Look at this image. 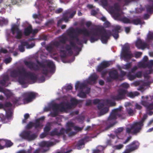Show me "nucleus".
<instances>
[{"label": "nucleus", "instance_id": "de8ad7c7", "mask_svg": "<svg viewBox=\"0 0 153 153\" xmlns=\"http://www.w3.org/2000/svg\"><path fill=\"white\" fill-rule=\"evenodd\" d=\"M131 62L127 63L123 66V68L125 69H128L131 68Z\"/></svg>", "mask_w": 153, "mask_h": 153}, {"label": "nucleus", "instance_id": "49530a36", "mask_svg": "<svg viewBox=\"0 0 153 153\" xmlns=\"http://www.w3.org/2000/svg\"><path fill=\"white\" fill-rule=\"evenodd\" d=\"M78 96L81 98H85L86 97V94L83 91H81L78 94Z\"/></svg>", "mask_w": 153, "mask_h": 153}, {"label": "nucleus", "instance_id": "a18cd8bd", "mask_svg": "<svg viewBox=\"0 0 153 153\" xmlns=\"http://www.w3.org/2000/svg\"><path fill=\"white\" fill-rule=\"evenodd\" d=\"M32 148L28 149L27 151L24 149L21 150L16 153H31Z\"/></svg>", "mask_w": 153, "mask_h": 153}, {"label": "nucleus", "instance_id": "864d4df0", "mask_svg": "<svg viewBox=\"0 0 153 153\" xmlns=\"http://www.w3.org/2000/svg\"><path fill=\"white\" fill-rule=\"evenodd\" d=\"M104 106V103L100 102L97 106V108L99 110H101L102 109Z\"/></svg>", "mask_w": 153, "mask_h": 153}, {"label": "nucleus", "instance_id": "5701e85b", "mask_svg": "<svg viewBox=\"0 0 153 153\" xmlns=\"http://www.w3.org/2000/svg\"><path fill=\"white\" fill-rule=\"evenodd\" d=\"M9 78L7 75H4L2 79L0 80V84L3 86H7L8 85L6 83L9 81Z\"/></svg>", "mask_w": 153, "mask_h": 153}, {"label": "nucleus", "instance_id": "9d476101", "mask_svg": "<svg viewBox=\"0 0 153 153\" xmlns=\"http://www.w3.org/2000/svg\"><path fill=\"white\" fill-rule=\"evenodd\" d=\"M10 30L12 34L14 35L15 38L18 39H20L22 38L23 33L18 25L15 24L12 25Z\"/></svg>", "mask_w": 153, "mask_h": 153}, {"label": "nucleus", "instance_id": "a878e982", "mask_svg": "<svg viewBox=\"0 0 153 153\" xmlns=\"http://www.w3.org/2000/svg\"><path fill=\"white\" fill-rule=\"evenodd\" d=\"M147 117L148 116L147 114H144L143 116V118L140 121L136 122L139 127L141 128V129L142 128V126L143 125V123L145 121L146 119H147Z\"/></svg>", "mask_w": 153, "mask_h": 153}, {"label": "nucleus", "instance_id": "20e7f679", "mask_svg": "<svg viewBox=\"0 0 153 153\" xmlns=\"http://www.w3.org/2000/svg\"><path fill=\"white\" fill-rule=\"evenodd\" d=\"M68 40L67 36H59L58 41L53 42V45L56 48L59 49L61 53L60 57L62 58H65L66 57V52L63 49L65 48V44Z\"/></svg>", "mask_w": 153, "mask_h": 153}, {"label": "nucleus", "instance_id": "4468645a", "mask_svg": "<svg viewBox=\"0 0 153 153\" xmlns=\"http://www.w3.org/2000/svg\"><path fill=\"white\" fill-rule=\"evenodd\" d=\"M127 90L123 89H119L117 91L118 94L113 97V99L119 100L125 99L126 94Z\"/></svg>", "mask_w": 153, "mask_h": 153}, {"label": "nucleus", "instance_id": "4c0bfd02", "mask_svg": "<svg viewBox=\"0 0 153 153\" xmlns=\"http://www.w3.org/2000/svg\"><path fill=\"white\" fill-rule=\"evenodd\" d=\"M113 8H114L117 11L119 12L120 10L119 4L118 3H115L114 4V6L111 7V9H112Z\"/></svg>", "mask_w": 153, "mask_h": 153}, {"label": "nucleus", "instance_id": "f257e3e1", "mask_svg": "<svg viewBox=\"0 0 153 153\" xmlns=\"http://www.w3.org/2000/svg\"><path fill=\"white\" fill-rule=\"evenodd\" d=\"M121 27L116 26L112 30H107L103 27L97 28L91 33L85 28L82 29L76 28L74 29L73 27H70L67 30L68 34L71 38L69 43L71 46L74 49L80 51L81 49L76 45V43L72 41L75 40L76 43L81 45L83 43L87 44L88 39L86 37H89V40L91 43H94L100 39L102 43L106 44L111 36H112L115 39L119 37V30Z\"/></svg>", "mask_w": 153, "mask_h": 153}, {"label": "nucleus", "instance_id": "680f3d73", "mask_svg": "<svg viewBox=\"0 0 153 153\" xmlns=\"http://www.w3.org/2000/svg\"><path fill=\"white\" fill-rule=\"evenodd\" d=\"M3 93L7 98L10 97L11 96V94L10 92H7L5 90Z\"/></svg>", "mask_w": 153, "mask_h": 153}, {"label": "nucleus", "instance_id": "423d86ee", "mask_svg": "<svg viewBox=\"0 0 153 153\" xmlns=\"http://www.w3.org/2000/svg\"><path fill=\"white\" fill-rule=\"evenodd\" d=\"M36 62L39 66L42 68V74L47 75L49 72L48 68H50V72H52L54 70L55 66L53 61H46L45 62L46 65L44 64V62H41L38 60H36Z\"/></svg>", "mask_w": 153, "mask_h": 153}, {"label": "nucleus", "instance_id": "7c9ffc66", "mask_svg": "<svg viewBox=\"0 0 153 153\" xmlns=\"http://www.w3.org/2000/svg\"><path fill=\"white\" fill-rule=\"evenodd\" d=\"M25 46H26L25 42H21L20 45L18 46V48L19 51L22 52L25 51Z\"/></svg>", "mask_w": 153, "mask_h": 153}, {"label": "nucleus", "instance_id": "338daca9", "mask_svg": "<svg viewBox=\"0 0 153 153\" xmlns=\"http://www.w3.org/2000/svg\"><path fill=\"white\" fill-rule=\"evenodd\" d=\"M126 74V72L123 71H120V75H119V77H123Z\"/></svg>", "mask_w": 153, "mask_h": 153}, {"label": "nucleus", "instance_id": "79ce46f5", "mask_svg": "<svg viewBox=\"0 0 153 153\" xmlns=\"http://www.w3.org/2000/svg\"><path fill=\"white\" fill-rule=\"evenodd\" d=\"M138 66L140 68H146L148 67L147 63H145L144 62H141L139 63Z\"/></svg>", "mask_w": 153, "mask_h": 153}, {"label": "nucleus", "instance_id": "dca6fc26", "mask_svg": "<svg viewBox=\"0 0 153 153\" xmlns=\"http://www.w3.org/2000/svg\"><path fill=\"white\" fill-rule=\"evenodd\" d=\"M148 98L149 97L146 96L145 97L146 100H142L141 102V104L146 108L147 111L153 110V103H149L148 102Z\"/></svg>", "mask_w": 153, "mask_h": 153}, {"label": "nucleus", "instance_id": "37998d69", "mask_svg": "<svg viewBox=\"0 0 153 153\" xmlns=\"http://www.w3.org/2000/svg\"><path fill=\"white\" fill-rule=\"evenodd\" d=\"M101 4L103 7H107L108 6V2L107 0H101Z\"/></svg>", "mask_w": 153, "mask_h": 153}, {"label": "nucleus", "instance_id": "c03bdc74", "mask_svg": "<svg viewBox=\"0 0 153 153\" xmlns=\"http://www.w3.org/2000/svg\"><path fill=\"white\" fill-rule=\"evenodd\" d=\"M26 47L27 48L30 49L33 48L35 46V44L34 43H31L30 44H29L27 42H25Z\"/></svg>", "mask_w": 153, "mask_h": 153}, {"label": "nucleus", "instance_id": "9b49d317", "mask_svg": "<svg viewBox=\"0 0 153 153\" xmlns=\"http://www.w3.org/2000/svg\"><path fill=\"white\" fill-rule=\"evenodd\" d=\"M22 138L28 141H30L34 140L37 137V134L36 133H32L30 130L24 131L21 134Z\"/></svg>", "mask_w": 153, "mask_h": 153}, {"label": "nucleus", "instance_id": "f3484780", "mask_svg": "<svg viewBox=\"0 0 153 153\" xmlns=\"http://www.w3.org/2000/svg\"><path fill=\"white\" fill-rule=\"evenodd\" d=\"M65 130L64 128H61L60 131L59 128H54L50 133V135L51 136H59L64 134Z\"/></svg>", "mask_w": 153, "mask_h": 153}, {"label": "nucleus", "instance_id": "bb28decb", "mask_svg": "<svg viewBox=\"0 0 153 153\" xmlns=\"http://www.w3.org/2000/svg\"><path fill=\"white\" fill-rule=\"evenodd\" d=\"M35 129L40 128L42 126V122L39 121V119H36L35 123H33Z\"/></svg>", "mask_w": 153, "mask_h": 153}, {"label": "nucleus", "instance_id": "ddd939ff", "mask_svg": "<svg viewBox=\"0 0 153 153\" xmlns=\"http://www.w3.org/2000/svg\"><path fill=\"white\" fill-rule=\"evenodd\" d=\"M141 129V128L136 123H135L131 126L130 128H126V132L128 134L131 133L134 134H136L140 132Z\"/></svg>", "mask_w": 153, "mask_h": 153}, {"label": "nucleus", "instance_id": "774afa93", "mask_svg": "<svg viewBox=\"0 0 153 153\" xmlns=\"http://www.w3.org/2000/svg\"><path fill=\"white\" fill-rule=\"evenodd\" d=\"M121 86L123 88H128L129 86V85L126 83H123Z\"/></svg>", "mask_w": 153, "mask_h": 153}, {"label": "nucleus", "instance_id": "a211bd4d", "mask_svg": "<svg viewBox=\"0 0 153 153\" xmlns=\"http://www.w3.org/2000/svg\"><path fill=\"white\" fill-rule=\"evenodd\" d=\"M24 63L28 68L30 70H33L34 71H38L39 69V67L37 65H36L33 62L25 61Z\"/></svg>", "mask_w": 153, "mask_h": 153}, {"label": "nucleus", "instance_id": "2f4dec72", "mask_svg": "<svg viewBox=\"0 0 153 153\" xmlns=\"http://www.w3.org/2000/svg\"><path fill=\"white\" fill-rule=\"evenodd\" d=\"M5 143V144L4 145L5 148H9L12 146L13 144L10 140H4Z\"/></svg>", "mask_w": 153, "mask_h": 153}, {"label": "nucleus", "instance_id": "e2e57ef3", "mask_svg": "<svg viewBox=\"0 0 153 153\" xmlns=\"http://www.w3.org/2000/svg\"><path fill=\"white\" fill-rule=\"evenodd\" d=\"M123 147V145L122 144H120L115 146V148L116 149H120Z\"/></svg>", "mask_w": 153, "mask_h": 153}, {"label": "nucleus", "instance_id": "c9c22d12", "mask_svg": "<svg viewBox=\"0 0 153 153\" xmlns=\"http://www.w3.org/2000/svg\"><path fill=\"white\" fill-rule=\"evenodd\" d=\"M126 112L129 116H132L134 114L133 110L130 107H127L126 108Z\"/></svg>", "mask_w": 153, "mask_h": 153}, {"label": "nucleus", "instance_id": "13d9d810", "mask_svg": "<svg viewBox=\"0 0 153 153\" xmlns=\"http://www.w3.org/2000/svg\"><path fill=\"white\" fill-rule=\"evenodd\" d=\"M38 32V30L37 29H35L33 30L32 29V31L31 33L33 35V36H34V35L36 34Z\"/></svg>", "mask_w": 153, "mask_h": 153}, {"label": "nucleus", "instance_id": "bf43d9fd", "mask_svg": "<svg viewBox=\"0 0 153 153\" xmlns=\"http://www.w3.org/2000/svg\"><path fill=\"white\" fill-rule=\"evenodd\" d=\"M12 60V58L10 57H9L7 58H6L4 60V62L6 64H7L8 63H10Z\"/></svg>", "mask_w": 153, "mask_h": 153}, {"label": "nucleus", "instance_id": "e433bc0d", "mask_svg": "<svg viewBox=\"0 0 153 153\" xmlns=\"http://www.w3.org/2000/svg\"><path fill=\"white\" fill-rule=\"evenodd\" d=\"M109 110V108L108 107L103 108L100 111V114L101 115H103L107 113Z\"/></svg>", "mask_w": 153, "mask_h": 153}, {"label": "nucleus", "instance_id": "412c9836", "mask_svg": "<svg viewBox=\"0 0 153 153\" xmlns=\"http://www.w3.org/2000/svg\"><path fill=\"white\" fill-rule=\"evenodd\" d=\"M109 76L114 79H118L119 77L117 71L116 70H113L110 71L109 73Z\"/></svg>", "mask_w": 153, "mask_h": 153}, {"label": "nucleus", "instance_id": "8fccbe9b", "mask_svg": "<svg viewBox=\"0 0 153 153\" xmlns=\"http://www.w3.org/2000/svg\"><path fill=\"white\" fill-rule=\"evenodd\" d=\"M147 11L151 13L153 12V7L151 5H148L146 7Z\"/></svg>", "mask_w": 153, "mask_h": 153}, {"label": "nucleus", "instance_id": "6ab92c4d", "mask_svg": "<svg viewBox=\"0 0 153 153\" xmlns=\"http://www.w3.org/2000/svg\"><path fill=\"white\" fill-rule=\"evenodd\" d=\"M110 65V62L106 61H103L98 66L97 71L101 72L104 69L108 67Z\"/></svg>", "mask_w": 153, "mask_h": 153}, {"label": "nucleus", "instance_id": "58836bf2", "mask_svg": "<svg viewBox=\"0 0 153 153\" xmlns=\"http://www.w3.org/2000/svg\"><path fill=\"white\" fill-rule=\"evenodd\" d=\"M147 40L148 41L153 40V32H149L147 35Z\"/></svg>", "mask_w": 153, "mask_h": 153}, {"label": "nucleus", "instance_id": "6e6d98bb", "mask_svg": "<svg viewBox=\"0 0 153 153\" xmlns=\"http://www.w3.org/2000/svg\"><path fill=\"white\" fill-rule=\"evenodd\" d=\"M46 50L49 52H51L53 49V47L51 46H47L46 48Z\"/></svg>", "mask_w": 153, "mask_h": 153}, {"label": "nucleus", "instance_id": "603ef678", "mask_svg": "<svg viewBox=\"0 0 153 153\" xmlns=\"http://www.w3.org/2000/svg\"><path fill=\"white\" fill-rule=\"evenodd\" d=\"M33 123L31 122H30L27 125L26 128L27 129H30L33 127L34 126Z\"/></svg>", "mask_w": 153, "mask_h": 153}, {"label": "nucleus", "instance_id": "c85d7f7f", "mask_svg": "<svg viewBox=\"0 0 153 153\" xmlns=\"http://www.w3.org/2000/svg\"><path fill=\"white\" fill-rule=\"evenodd\" d=\"M130 24H132L136 25H137L139 24L141 25L142 24V22L140 19L139 18H137L131 20Z\"/></svg>", "mask_w": 153, "mask_h": 153}, {"label": "nucleus", "instance_id": "7ed1b4c3", "mask_svg": "<svg viewBox=\"0 0 153 153\" xmlns=\"http://www.w3.org/2000/svg\"><path fill=\"white\" fill-rule=\"evenodd\" d=\"M122 107L120 106L119 108L113 110L108 117L107 123H110V124L105 127V130L106 131L110 128L113 126L116 123V122H112L117 119V117L120 119H124L126 118V113L122 112Z\"/></svg>", "mask_w": 153, "mask_h": 153}, {"label": "nucleus", "instance_id": "0e129e2a", "mask_svg": "<svg viewBox=\"0 0 153 153\" xmlns=\"http://www.w3.org/2000/svg\"><path fill=\"white\" fill-rule=\"evenodd\" d=\"M131 136H129L127 137V139L126 140L123 142V143L124 144H126L127 143H128L131 139Z\"/></svg>", "mask_w": 153, "mask_h": 153}, {"label": "nucleus", "instance_id": "c756f323", "mask_svg": "<svg viewBox=\"0 0 153 153\" xmlns=\"http://www.w3.org/2000/svg\"><path fill=\"white\" fill-rule=\"evenodd\" d=\"M84 142V139H82L78 141L76 145L78 149H80L82 148V146L85 144Z\"/></svg>", "mask_w": 153, "mask_h": 153}, {"label": "nucleus", "instance_id": "72a5a7b5", "mask_svg": "<svg viewBox=\"0 0 153 153\" xmlns=\"http://www.w3.org/2000/svg\"><path fill=\"white\" fill-rule=\"evenodd\" d=\"M138 92H135L133 93L132 92H128L127 90L126 96L131 98H134L135 96L137 95V94H138Z\"/></svg>", "mask_w": 153, "mask_h": 153}, {"label": "nucleus", "instance_id": "4be33fe9", "mask_svg": "<svg viewBox=\"0 0 153 153\" xmlns=\"http://www.w3.org/2000/svg\"><path fill=\"white\" fill-rule=\"evenodd\" d=\"M55 145L54 143L52 142L43 141L41 142L39 144V146L41 147H49Z\"/></svg>", "mask_w": 153, "mask_h": 153}, {"label": "nucleus", "instance_id": "aec40b11", "mask_svg": "<svg viewBox=\"0 0 153 153\" xmlns=\"http://www.w3.org/2000/svg\"><path fill=\"white\" fill-rule=\"evenodd\" d=\"M98 78V76L96 74H93L89 77L88 79L87 80L86 82L88 84L91 85L94 84Z\"/></svg>", "mask_w": 153, "mask_h": 153}, {"label": "nucleus", "instance_id": "f8f14e48", "mask_svg": "<svg viewBox=\"0 0 153 153\" xmlns=\"http://www.w3.org/2000/svg\"><path fill=\"white\" fill-rule=\"evenodd\" d=\"M139 146V143L137 141L135 140L133 141L130 144L126 146L125 150L128 153H130L137 149Z\"/></svg>", "mask_w": 153, "mask_h": 153}, {"label": "nucleus", "instance_id": "3c124183", "mask_svg": "<svg viewBox=\"0 0 153 153\" xmlns=\"http://www.w3.org/2000/svg\"><path fill=\"white\" fill-rule=\"evenodd\" d=\"M123 127H120L115 130V132L116 134H118L122 132L123 131Z\"/></svg>", "mask_w": 153, "mask_h": 153}, {"label": "nucleus", "instance_id": "ea45409f", "mask_svg": "<svg viewBox=\"0 0 153 153\" xmlns=\"http://www.w3.org/2000/svg\"><path fill=\"white\" fill-rule=\"evenodd\" d=\"M105 103L107 104H109L111 106H115L116 105V103L115 102H112L109 99H107L106 100Z\"/></svg>", "mask_w": 153, "mask_h": 153}, {"label": "nucleus", "instance_id": "1a4fd4ad", "mask_svg": "<svg viewBox=\"0 0 153 153\" xmlns=\"http://www.w3.org/2000/svg\"><path fill=\"white\" fill-rule=\"evenodd\" d=\"M124 60L128 62L133 56L132 53L130 51V47L128 45H126L123 48L122 53Z\"/></svg>", "mask_w": 153, "mask_h": 153}, {"label": "nucleus", "instance_id": "473e14b6", "mask_svg": "<svg viewBox=\"0 0 153 153\" xmlns=\"http://www.w3.org/2000/svg\"><path fill=\"white\" fill-rule=\"evenodd\" d=\"M8 22V20L4 18L0 17V26H3L4 25H6Z\"/></svg>", "mask_w": 153, "mask_h": 153}, {"label": "nucleus", "instance_id": "f704fd0d", "mask_svg": "<svg viewBox=\"0 0 153 153\" xmlns=\"http://www.w3.org/2000/svg\"><path fill=\"white\" fill-rule=\"evenodd\" d=\"M51 123H48L47 124V125L45 126L44 129V132L48 134V132L51 130Z\"/></svg>", "mask_w": 153, "mask_h": 153}, {"label": "nucleus", "instance_id": "052dcab7", "mask_svg": "<svg viewBox=\"0 0 153 153\" xmlns=\"http://www.w3.org/2000/svg\"><path fill=\"white\" fill-rule=\"evenodd\" d=\"M147 63L148 67H151L153 66V60H151Z\"/></svg>", "mask_w": 153, "mask_h": 153}, {"label": "nucleus", "instance_id": "0eeeda50", "mask_svg": "<svg viewBox=\"0 0 153 153\" xmlns=\"http://www.w3.org/2000/svg\"><path fill=\"white\" fill-rule=\"evenodd\" d=\"M76 13V11H72L71 9L66 11L63 13L62 18L58 21L57 26L59 27L63 21H64L65 22H68L69 21V19L72 18Z\"/></svg>", "mask_w": 153, "mask_h": 153}, {"label": "nucleus", "instance_id": "39448f33", "mask_svg": "<svg viewBox=\"0 0 153 153\" xmlns=\"http://www.w3.org/2000/svg\"><path fill=\"white\" fill-rule=\"evenodd\" d=\"M72 106L71 103L70 104L65 102H61L59 104H53L52 108L53 112L51 113V116L53 117H56L58 115L59 111H62L66 109H71Z\"/></svg>", "mask_w": 153, "mask_h": 153}, {"label": "nucleus", "instance_id": "b1692460", "mask_svg": "<svg viewBox=\"0 0 153 153\" xmlns=\"http://www.w3.org/2000/svg\"><path fill=\"white\" fill-rule=\"evenodd\" d=\"M87 86V85L85 83H80L79 82L77 81L75 85V88L76 90H77L78 88L82 90L85 88Z\"/></svg>", "mask_w": 153, "mask_h": 153}, {"label": "nucleus", "instance_id": "09e8293b", "mask_svg": "<svg viewBox=\"0 0 153 153\" xmlns=\"http://www.w3.org/2000/svg\"><path fill=\"white\" fill-rule=\"evenodd\" d=\"M127 76L129 79L130 80H133L135 78V75L132 74L130 73H129Z\"/></svg>", "mask_w": 153, "mask_h": 153}, {"label": "nucleus", "instance_id": "2eb2a0df", "mask_svg": "<svg viewBox=\"0 0 153 153\" xmlns=\"http://www.w3.org/2000/svg\"><path fill=\"white\" fill-rule=\"evenodd\" d=\"M135 46L138 49L142 50H144L146 48L149 49V44L140 38H138L137 39L135 42Z\"/></svg>", "mask_w": 153, "mask_h": 153}, {"label": "nucleus", "instance_id": "393cba45", "mask_svg": "<svg viewBox=\"0 0 153 153\" xmlns=\"http://www.w3.org/2000/svg\"><path fill=\"white\" fill-rule=\"evenodd\" d=\"M32 31V26L29 25L25 28L24 30V33L26 36H29L31 33Z\"/></svg>", "mask_w": 153, "mask_h": 153}, {"label": "nucleus", "instance_id": "5fc2aeb1", "mask_svg": "<svg viewBox=\"0 0 153 153\" xmlns=\"http://www.w3.org/2000/svg\"><path fill=\"white\" fill-rule=\"evenodd\" d=\"M134 75L135 78L136 77L140 78L142 76V72L141 71H139L136 73Z\"/></svg>", "mask_w": 153, "mask_h": 153}, {"label": "nucleus", "instance_id": "f03ea898", "mask_svg": "<svg viewBox=\"0 0 153 153\" xmlns=\"http://www.w3.org/2000/svg\"><path fill=\"white\" fill-rule=\"evenodd\" d=\"M10 76L13 78H18V81L21 85L27 83V78L33 81H35L37 78L34 73L27 71L24 67L13 69L10 72Z\"/></svg>", "mask_w": 153, "mask_h": 153}, {"label": "nucleus", "instance_id": "a19ab883", "mask_svg": "<svg viewBox=\"0 0 153 153\" xmlns=\"http://www.w3.org/2000/svg\"><path fill=\"white\" fill-rule=\"evenodd\" d=\"M121 21L125 23H131V20L126 17H123L122 18Z\"/></svg>", "mask_w": 153, "mask_h": 153}, {"label": "nucleus", "instance_id": "69168bd1", "mask_svg": "<svg viewBox=\"0 0 153 153\" xmlns=\"http://www.w3.org/2000/svg\"><path fill=\"white\" fill-rule=\"evenodd\" d=\"M48 135V134L44 132L42 133L40 135V137L41 138H43L45 137Z\"/></svg>", "mask_w": 153, "mask_h": 153}, {"label": "nucleus", "instance_id": "6e6552de", "mask_svg": "<svg viewBox=\"0 0 153 153\" xmlns=\"http://www.w3.org/2000/svg\"><path fill=\"white\" fill-rule=\"evenodd\" d=\"M22 97L23 98V101L24 104H26L32 102L35 98L36 94L33 92L27 91L23 93Z\"/></svg>", "mask_w": 153, "mask_h": 153}, {"label": "nucleus", "instance_id": "cd10ccee", "mask_svg": "<svg viewBox=\"0 0 153 153\" xmlns=\"http://www.w3.org/2000/svg\"><path fill=\"white\" fill-rule=\"evenodd\" d=\"M71 105L74 106H76L79 103L82 102V100H77L75 98H72L71 100Z\"/></svg>", "mask_w": 153, "mask_h": 153}, {"label": "nucleus", "instance_id": "4d7b16f0", "mask_svg": "<svg viewBox=\"0 0 153 153\" xmlns=\"http://www.w3.org/2000/svg\"><path fill=\"white\" fill-rule=\"evenodd\" d=\"M142 54V53L141 52H137L135 54V57L136 58H139L141 56Z\"/></svg>", "mask_w": 153, "mask_h": 153}]
</instances>
